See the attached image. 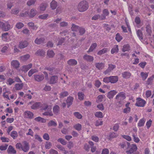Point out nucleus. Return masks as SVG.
<instances>
[{
  "mask_svg": "<svg viewBox=\"0 0 154 154\" xmlns=\"http://www.w3.org/2000/svg\"><path fill=\"white\" fill-rule=\"evenodd\" d=\"M88 4L86 1L80 2L77 6V9L80 12H83L86 11L88 8Z\"/></svg>",
  "mask_w": 154,
  "mask_h": 154,
  "instance_id": "1",
  "label": "nucleus"
},
{
  "mask_svg": "<svg viewBox=\"0 0 154 154\" xmlns=\"http://www.w3.org/2000/svg\"><path fill=\"white\" fill-rule=\"evenodd\" d=\"M126 143L127 145V148L126 152L127 154H131L137 150V147L136 145L134 144L131 145L128 142H126Z\"/></svg>",
  "mask_w": 154,
  "mask_h": 154,
  "instance_id": "2",
  "label": "nucleus"
},
{
  "mask_svg": "<svg viewBox=\"0 0 154 154\" xmlns=\"http://www.w3.org/2000/svg\"><path fill=\"white\" fill-rule=\"evenodd\" d=\"M0 25L2 26V30L5 31H8L11 28V25L8 22H6L5 23L2 22H0Z\"/></svg>",
  "mask_w": 154,
  "mask_h": 154,
  "instance_id": "3",
  "label": "nucleus"
},
{
  "mask_svg": "<svg viewBox=\"0 0 154 154\" xmlns=\"http://www.w3.org/2000/svg\"><path fill=\"white\" fill-rule=\"evenodd\" d=\"M146 103V101L141 98H137V101L135 103V105L137 106L143 107Z\"/></svg>",
  "mask_w": 154,
  "mask_h": 154,
  "instance_id": "4",
  "label": "nucleus"
},
{
  "mask_svg": "<svg viewBox=\"0 0 154 154\" xmlns=\"http://www.w3.org/2000/svg\"><path fill=\"white\" fill-rule=\"evenodd\" d=\"M58 77L57 75H53L50 77L49 83L50 84H54L57 83L58 81Z\"/></svg>",
  "mask_w": 154,
  "mask_h": 154,
  "instance_id": "5",
  "label": "nucleus"
},
{
  "mask_svg": "<svg viewBox=\"0 0 154 154\" xmlns=\"http://www.w3.org/2000/svg\"><path fill=\"white\" fill-rule=\"evenodd\" d=\"M29 146L28 143L26 141L23 143L21 149L24 152H27L29 149Z\"/></svg>",
  "mask_w": 154,
  "mask_h": 154,
  "instance_id": "6",
  "label": "nucleus"
},
{
  "mask_svg": "<svg viewBox=\"0 0 154 154\" xmlns=\"http://www.w3.org/2000/svg\"><path fill=\"white\" fill-rule=\"evenodd\" d=\"M34 77L35 80L38 82H41L44 79V75L43 74L34 75Z\"/></svg>",
  "mask_w": 154,
  "mask_h": 154,
  "instance_id": "7",
  "label": "nucleus"
},
{
  "mask_svg": "<svg viewBox=\"0 0 154 154\" xmlns=\"http://www.w3.org/2000/svg\"><path fill=\"white\" fill-rule=\"evenodd\" d=\"M126 98L125 94L124 92H120L116 96V99L118 100H123Z\"/></svg>",
  "mask_w": 154,
  "mask_h": 154,
  "instance_id": "8",
  "label": "nucleus"
},
{
  "mask_svg": "<svg viewBox=\"0 0 154 154\" xmlns=\"http://www.w3.org/2000/svg\"><path fill=\"white\" fill-rule=\"evenodd\" d=\"M109 12L106 9H105L103 11V14L101 15L100 20H104L106 19V17L109 15Z\"/></svg>",
  "mask_w": 154,
  "mask_h": 154,
  "instance_id": "9",
  "label": "nucleus"
},
{
  "mask_svg": "<svg viewBox=\"0 0 154 154\" xmlns=\"http://www.w3.org/2000/svg\"><path fill=\"white\" fill-rule=\"evenodd\" d=\"M116 67L115 65L112 64H109V67L108 69L104 72V73L105 75L107 74L110 72L112 70Z\"/></svg>",
  "mask_w": 154,
  "mask_h": 154,
  "instance_id": "10",
  "label": "nucleus"
},
{
  "mask_svg": "<svg viewBox=\"0 0 154 154\" xmlns=\"http://www.w3.org/2000/svg\"><path fill=\"white\" fill-rule=\"evenodd\" d=\"M73 100L74 98L72 97L69 96L67 97L66 100V102L68 108H69L72 105Z\"/></svg>",
  "mask_w": 154,
  "mask_h": 154,
  "instance_id": "11",
  "label": "nucleus"
},
{
  "mask_svg": "<svg viewBox=\"0 0 154 154\" xmlns=\"http://www.w3.org/2000/svg\"><path fill=\"white\" fill-rule=\"evenodd\" d=\"M83 58L88 62H92L94 60V57L93 56L87 54L85 55L83 57Z\"/></svg>",
  "mask_w": 154,
  "mask_h": 154,
  "instance_id": "12",
  "label": "nucleus"
},
{
  "mask_svg": "<svg viewBox=\"0 0 154 154\" xmlns=\"http://www.w3.org/2000/svg\"><path fill=\"white\" fill-rule=\"evenodd\" d=\"M37 13V11L36 10L33 8H32L29 12L28 16L30 17H33L36 15Z\"/></svg>",
  "mask_w": 154,
  "mask_h": 154,
  "instance_id": "13",
  "label": "nucleus"
},
{
  "mask_svg": "<svg viewBox=\"0 0 154 154\" xmlns=\"http://www.w3.org/2000/svg\"><path fill=\"white\" fill-rule=\"evenodd\" d=\"M24 116L26 118L32 119L33 117V114L29 111H27L24 112Z\"/></svg>",
  "mask_w": 154,
  "mask_h": 154,
  "instance_id": "14",
  "label": "nucleus"
},
{
  "mask_svg": "<svg viewBox=\"0 0 154 154\" xmlns=\"http://www.w3.org/2000/svg\"><path fill=\"white\" fill-rule=\"evenodd\" d=\"M28 45V43L26 41H22L20 42L19 46L20 48H23L27 47Z\"/></svg>",
  "mask_w": 154,
  "mask_h": 154,
  "instance_id": "15",
  "label": "nucleus"
},
{
  "mask_svg": "<svg viewBox=\"0 0 154 154\" xmlns=\"http://www.w3.org/2000/svg\"><path fill=\"white\" fill-rule=\"evenodd\" d=\"M136 34L140 40L143 39V34L142 30L139 29L136 31Z\"/></svg>",
  "mask_w": 154,
  "mask_h": 154,
  "instance_id": "16",
  "label": "nucleus"
},
{
  "mask_svg": "<svg viewBox=\"0 0 154 154\" xmlns=\"http://www.w3.org/2000/svg\"><path fill=\"white\" fill-rule=\"evenodd\" d=\"M11 65L16 69H18L20 66V63L17 60H13L11 62Z\"/></svg>",
  "mask_w": 154,
  "mask_h": 154,
  "instance_id": "17",
  "label": "nucleus"
},
{
  "mask_svg": "<svg viewBox=\"0 0 154 154\" xmlns=\"http://www.w3.org/2000/svg\"><path fill=\"white\" fill-rule=\"evenodd\" d=\"M110 82L111 83H116L118 80V77L117 76H109Z\"/></svg>",
  "mask_w": 154,
  "mask_h": 154,
  "instance_id": "18",
  "label": "nucleus"
},
{
  "mask_svg": "<svg viewBox=\"0 0 154 154\" xmlns=\"http://www.w3.org/2000/svg\"><path fill=\"white\" fill-rule=\"evenodd\" d=\"M67 63L71 66H75L77 64V61L74 59H71L67 61Z\"/></svg>",
  "mask_w": 154,
  "mask_h": 154,
  "instance_id": "19",
  "label": "nucleus"
},
{
  "mask_svg": "<svg viewBox=\"0 0 154 154\" xmlns=\"http://www.w3.org/2000/svg\"><path fill=\"white\" fill-rule=\"evenodd\" d=\"M117 92L115 90L110 91L108 92L107 95V97L110 99L113 98L114 96L116 94Z\"/></svg>",
  "mask_w": 154,
  "mask_h": 154,
  "instance_id": "20",
  "label": "nucleus"
},
{
  "mask_svg": "<svg viewBox=\"0 0 154 154\" xmlns=\"http://www.w3.org/2000/svg\"><path fill=\"white\" fill-rule=\"evenodd\" d=\"M96 67L99 70L102 69L104 67V64L102 63H96L95 64Z\"/></svg>",
  "mask_w": 154,
  "mask_h": 154,
  "instance_id": "21",
  "label": "nucleus"
},
{
  "mask_svg": "<svg viewBox=\"0 0 154 154\" xmlns=\"http://www.w3.org/2000/svg\"><path fill=\"white\" fill-rule=\"evenodd\" d=\"M60 110V108L57 105L54 106L53 108V112L54 114L57 115L59 113Z\"/></svg>",
  "mask_w": 154,
  "mask_h": 154,
  "instance_id": "22",
  "label": "nucleus"
},
{
  "mask_svg": "<svg viewBox=\"0 0 154 154\" xmlns=\"http://www.w3.org/2000/svg\"><path fill=\"white\" fill-rule=\"evenodd\" d=\"M32 64L31 63L27 65L23 66L22 67V70L25 72H26L32 67Z\"/></svg>",
  "mask_w": 154,
  "mask_h": 154,
  "instance_id": "23",
  "label": "nucleus"
},
{
  "mask_svg": "<svg viewBox=\"0 0 154 154\" xmlns=\"http://www.w3.org/2000/svg\"><path fill=\"white\" fill-rule=\"evenodd\" d=\"M131 73L128 72H125L122 73V75L123 77L125 79H128L131 76Z\"/></svg>",
  "mask_w": 154,
  "mask_h": 154,
  "instance_id": "24",
  "label": "nucleus"
},
{
  "mask_svg": "<svg viewBox=\"0 0 154 154\" xmlns=\"http://www.w3.org/2000/svg\"><path fill=\"white\" fill-rule=\"evenodd\" d=\"M50 6L52 10L55 9L57 6V2L54 0H53L50 3Z\"/></svg>",
  "mask_w": 154,
  "mask_h": 154,
  "instance_id": "25",
  "label": "nucleus"
},
{
  "mask_svg": "<svg viewBox=\"0 0 154 154\" xmlns=\"http://www.w3.org/2000/svg\"><path fill=\"white\" fill-rule=\"evenodd\" d=\"M45 39L44 38H37L35 40V42L37 44H40L44 42Z\"/></svg>",
  "mask_w": 154,
  "mask_h": 154,
  "instance_id": "26",
  "label": "nucleus"
},
{
  "mask_svg": "<svg viewBox=\"0 0 154 154\" xmlns=\"http://www.w3.org/2000/svg\"><path fill=\"white\" fill-rule=\"evenodd\" d=\"M41 105V103L40 102H36L32 104L31 106V108L33 109H37L38 107Z\"/></svg>",
  "mask_w": 154,
  "mask_h": 154,
  "instance_id": "27",
  "label": "nucleus"
},
{
  "mask_svg": "<svg viewBox=\"0 0 154 154\" xmlns=\"http://www.w3.org/2000/svg\"><path fill=\"white\" fill-rule=\"evenodd\" d=\"M97 44L95 43H93L91 44L88 50L87 51V53H89L90 52H92L97 47Z\"/></svg>",
  "mask_w": 154,
  "mask_h": 154,
  "instance_id": "28",
  "label": "nucleus"
},
{
  "mask_svg": "<svg viewBox=\"0 0 154 154\" xmlns=\"http://www.w3.org/2000/svg\"><path fill=\"white\" fill-rule=\"evenodd\" d=\"M8 153H10L13 154H15L16 151L15 150L14 148L11 146H9L8 149Z\"/></svg>",
  "mask_w": 154,
  "mask_h": 154,
  "instance_id": "29",
  "label": "nucleus"
},
{
  "mask_svg": "<svg viewBox=\"0 0 154 154\" xmlns=\"http://www.w3.org/2000/svg\"><path fill=\"white\" fill-rule=\"evenodd\" d=\"M23 83L16 84L15 85V89L17 90H21L23 88Z\"/></svg>",
  "mask_w": 154,
  "mask_h": 154,
  "instance_id": "30",
  "label": "nucleus"
},
{
  "mask_svg": "<svg viewBox=\"0 0 154 154\" xmlns=\"http://www.w3.org/2000/svg\"><path fill=\"white\" fill-rule=\"evenodd\" d=\"M108 51V49L107 48H104L102 50H100L99 51L97 54L99 55H101L102 54H103L106 53Z\"/></svg>",
  "mask_w": 154,
  "mask_h": 154,
  "instance_id": "31",
  "label": "nucleus"
},
{
  "mask_svg": "<svg viewBox=\"0 0 154 154\" xmlns=\"http://www.w3.org/2000/svg\"><path fill=\"white\" fill-rule=\"evenodd\" d=\"M35 120L38 122H41L42 123H45L46 122L45 119L40 117H38L35 119Z\"/></svg>",
  "mask_w": 154,
  "mask_h": 154,
  "instance_id": "32",
  "label": "nucleus"
},
{
  "mask_svg": "<svg viewBox=\"0 0 154 154\" xmlns=\"http://www.w3.org/2000/svg\"><path fill=\"white\" fill-rule=\"evenodd\" d=\"M119 51L118 45H115L113 48L111 50V53L112 54H113L115 53H117Z\"/></svg>",
  "mask_w": 154,
  "mask_h": 154,
  "instance_id": "33",
  "label": "nucleus"
},
{
  "mask_svg": "<svg viewBox=\"0 0 154 154\" xmlns=\"http://www.w3.org/2000/svg\"><path fill=\"white\" fill-rule=\"evenodd\" d=\"M45 54L44 51L42 50H39L35 53V54L37 55L43 56Z\"/></svg>",
  "mask_w": 154,
  "mask_h": 154,
  "instance_id": "34",
  "label": "nucleus"
},
{
  "mask_svg": "<svg viewBox=\"0 0 154 154\" xmlns=\"http://www.w3.org/2000/svg\"><path fill=\"white\" fill-rule=\"evenodd\" d=\"M79 27L78 26L72 24L71 29L72 31H77L78 30Z\"/></svg>",
  "mask_w": 154,
  "mask_h": 154,
  "instance_id": "35",
  "label": "nucleus"
},
{
  "mask_svg": "<svg viewBox=\"0 0 154 154\" xmlns=\"http://www.w3.org/2000/svg\"><path fill=\"white\" fill-rule=\"evenodd\" d=\"M130 50V47L129 45L128 44L125 45L123 46V48L122 49V51L123 52L126 51H128Z\"/></svg>",
  "mask_w": 154,
  "mask_h": 154,
  "instance_id": "36",
  "label": "nucleus"
},
{
  "mask_svg": "<svg viewBox=\"0 0 154 154\" xmlns=\"http://www.w3.org/2000/svg\"><path fill=\"white\" fill-rule=\"evenodd\" d=\"M145 119L144 118H143L140 119L138 123V126L139 127H141L143 126L145 123Z\"/></svg>",
  "mask_w": 154,
  "mask_h": 154,
  "instance_id": "37",
  "label": "nucleus"
},
{
  "mask_svg": "<svg viewBox=\"0 0 154 154\" xmlns=\"http://www.w3.org/2000/svg\"><path fill=\"white\" fill-rule=\"evenodd\" d=\"M146 31L149 34V35H151L152 32L151 28L149 25H147L146 27Z\"/></svg>",
  "mask_w": 154,
  "mask_h": 154,
  "instance_id": "38",
  "label": "nucleus"
},
{
  "mask_svg": "<svg viewBox=\"0 0 154 154\" xmlns=\"http://www.w3.org/2000/svg\"><path fill=\"white\" fill-rule=\"evenodd\" d=\"M60 97L63 98L69 95L68 92L67 91H64L61 92L60 94Z\"/></svg>",
  "mask_w": 154,
  "mask_h": 154,
  "instance_id": "39",
  "label": "nucleus"
},
{
  "mask_svg": "<svg viewBox=\"0 0 154 154\" xmlns=\"http://www.w3.org/2000/svg\"><path fill=\"white\" fill-rule=\"evenodd\" d=\"M55 54L54 52L52 50H49L47 52V55L50 58L53 57Z\"/></svg>",
  "mask_w": 154,
  "mask_h": 154,
  "instance_id": "40",
  "label": "nucleus"
},
{
  "mask_svg": "<svg viewBox=\"0 0 154 154\" xmlns=\"http://www.w3.org/2000/svg\"><path fill=\"white\" fill-rule=\"evenodd\" d=\"M24 26V24L23 23L19 22L16 23L15 26L17 29H20L23 27Z\"/></svg>",
  "mask_w": 154,
  "mask_h": 154,
  "instance_id": "41",
  "label": "nucleus"
},
{
  "mask_svg": "<svg viewBox=\"0 0 154 154\" xmlns=\"http://www.w3.org/2000/svg\"><path fill=\"white\" fill-rule=\"evenodd\" d=\"M38 70L36 69H32L28 72V75L29 77L31 76L35 72H38Z\"/></svg>",
  "mask_w": 154,
  "mask_h": 154,
  "instance_id": "42",
  "label": "nucleus"
},
{
  "mask_svg": "<svg viewBox=\"0 0 154 154\" xmlns=\"http://www.w3.org/2000/svg\"><path fill=\"white\" fill-rule=\"evenodd\" d=\"M20 11V9L18 8H15L12 9L11 13L12 14H17Z\"/></svg>",
  "mask_w": 154,
  "mask_h": 154,
  "instance_id": "43",
  "label": "nucleus"
},
{
  "mask_svg": "<svg viewBox=\"0 0 154 154\" xmlns=\"http://www.w3.org/2000/svg\"><path fill=\"white\" fill-rule=\"evenodd\" d=\"M79 99L80 100H83L84 98V94L82 92H79L78 93Z\"/></svg>",
  "mask_w": 154,
  "mask_h": 154,
  "instance_id": "44",
  "label": "nucleus"
},
{
  "mask_svg": "<svg viewBox=\"0 0 154 154\" xmlns=\"http://www.w3.org/2000/svg\"><path fill=\"white\" fill-rule=\"evenodd\" d=\"M73 127L75 129L78 131H80L82 129V125L79 124H77L74 125Z\"/></svg>",
  "mask_w": 154,
  "mask_h": 154,
  "instance_id": "45",
  "label": "nucleus"
},
{
  "mask_svg": "<svg viewBox=\"0 0 154 154\" xmlns=\"http://www.w3.org/2000/svg\"><path fill=\"white\" fill-rule=\"evenodd\" d=\"M47 6V4H42L40 6V10L42 11H45L46 8Z\"/></svg>",
  "mask_w": 154,
  "mask_h": 154,
  "instance_id": "46",
  "label": "nucleus"
},
{
  "mask_svg": "<svg viewBox=\"0 0 154 154\" xmlns=\"http://www.w3.org/2000/svg\"><path fill=\"white\" fill-rule=\"evenodd\" d=\"M153 78H154V75H152L151 77H150L148 79L147 81V84L148 85H151L152 83Z\"/></svg>",
  "mask_w": 154,
  "mask_h": 154,
  "instance_id": "47",
  "label": "nucleus"
},
{
  "mask_svg": "<svg viewBox=\"0 0 154 154\" xmlns=\"http://www.w3.org/2000/svg\"><path fill=\"white\" fill-rule=\"evenodd\" d=\"M78 30H79V33L80 35H82L85 32V29L82 27H79Z\"/></svg>",
  "mask_w": 154,
  "mask_h": 154,
  "instance_id": "48",
  "label": "nucleus"
},
{
  "mask_svg": "<svg viewBox=\"0 0 154 154\" xmlns=\"http://www.w3.org/2000/svg\"><path fill=\"white\" fill-rule=\"evenodd\" d=\"M116 39L118 42H120L122 39V37L120 35L119 33H117L116 35Z\"/></svg>",
  "mask_w": 154,
  "mask_h": 154,
  "instance_id": "49",
  "label": "nucleus"
},
{
  "mask_svg": "<svg viewBox=\"0 0 154 154\" xmlns=\"http://www.w3.org/2000/svg\"><path fill=\"white\" fill-rule=\"evenodd\" d=\"M48 125L49 127L51 126H54V127H56L57 125V124L53 120H51L48 123Z\"/></svg>",
  "mask_w": 154,
  "mask_h": 154,
  "instance_id": "50",
  "label": "nucleus"
},
{
  "mask_svg": "<svg viewBox=\"0 0 154 154\" xmlns=\"http://www.w3.org/2000/svg\"><path fill=\"white\" fill-rule=\"evenodd\" d=\"M15 81L13 79L11 78H9L7 80V84L9 85H11Z\"/></svg>",
  "mask_w": 154,
  "mask_h": 154,
  "instance_id": "51",
  "label": "nucleus"
},
{
  "mask_svg": "<svg viewBox=\"0 0 154 154\" xmlns=\"http://www.w3.org/2000/svg\"><path fill=\"white\" fill-rule=\"evenodd\" d=\"M94 115L96 117L98 118H102L103 116L102 113L100 112H97L94 113Z\"/></svg>",
  "mask_w": 154,
  "mask_h": 154,
  "instance_id": "52",
  "label": "nucleus"
},
{
  "mask_svg": "<svg viewBox=\"0 0 154 154\" xmlns=\"http://www.w3.org/2000/svg\"><path fill=\"white\" fill-rule=\"evenodd\" d=\"M8 35V32H5L2 34V39L4 41H6L7 40L8 37L7 35Z\"/></svg>",
  "mask_w": 154,
  "mask_h": 154,
  "instance_id": "53",
  "label": "nucleus"
},
{
  "mask_svg": "<svg viewBox=\"0 0 154 154\" xmlns=\"http://www.w3.org/2000/svg\"><path fill=\"white\" fill-rule=\"evenodd\" d=\"M141 75L142 77L143 80H145L147 78L148 76L147 73H145L143 72H142L141 73Z\"/></svg>",
  "mask_w": 154,
  "mask_h": 154,
  "instance_id": "54",
  "label": "nucleus"
},
{
  "mask_svg": "<svg viewBox=\"0 0 154 154\" xmlns=\"http://www.w3.org/2000/svg\"><path fill=\"white\" fill-rule=\"evenodd\" d=\"M36 1V0H29L27 1L26 4L28 6H30L34 5Z\"/></svg>",
  "mask_w": 154,
  "mask_h": 154,
  "instance_id": "55",
  "label": "nucleus"
},
{
  "mask_svg": "<svg viewBox=\"0 0 154 154\" xmlns=\"http://www.w3.org/2000/svg\"><path fill=\"white\" fill-rule=\"evenodd\" d=\"M74 115L78 119H81L82 118V116L79 112H74Z\"/></svg>",
  "mask_w": 154,
  "mask_h": 154,
  "instance_id": "56",
  "label": "nucleus"
},
{
  "mask_svg": "<svg viewBox=\"0 0 154 154\" xmlns=\"http://www.w3.org/2000/svg\"><path fill=\"white\" fill-rule=\"evenodd\" d=\"M57 147L58 149H60V150L62 151L63 152V153L64 154H66L67 152L66 151L64 148L63 147L61 146L60 145H58L57 146Z\"/></svg>",
  "mask_w": 154,
  "mask_h": 154,
  "instance_id": "57",
  "label": "nucleus"
},
{
  "mask_svg": "<svg viewBox=\"0 0 154 154\" xmlns=\"http://www.w3.org/2000/svg\"><path fill=\"white\" fill-rule=\"evenodd\" d=\"M101 17V15L100 14H96L94 15L92 17V20H96L99 19L100 20Z\"/></svg>",
  "mask_w": 154,
  "mask_h": 154,
  "instance_id": "58",
  "label": "nucleus"
},
{
  "mask_svg": "<svg viewBox=\"0 0 154 154\" xmlns=\"http://www.w3.org/2000/svg\"><path fill=\"white\" fill-rule=\"evenodd\" d=\"M30 57V55L27 54L22 56L21 57V58L23 60H28Z\"/></svg>",
  "mask_w": 154,
  "mask_h": 154,
  "instance_id": "59",
  "label": "nucleus"
},
{
  "mask_svg": "<svg viewBox=\"0 0 154 154\" xmlns=\"http://www.w3.org/2000/svg\"><path fill=\"white\" fill-rule=\"evenodd\" d=\"M48 14H44L42 15H39L38 17L41 19H46L48 17Z\"/></svg>",
  "mask_w": 154,
  "mask_h": 154,
  "instance_id": "60",
  "label": "nucleus"
},
{
  "mask_svg": "<svg viewBox=\"0 0 154 154\" xmlns=\"http://www.w3.org/2000/svg\"><path fill=\"white\" fill-rule=\"evenodd\" d=\"M122 137L128 141H130L131 140V138L129 135H122Z\"/></svg>",
  "mask_w": 154,
  "mask_h": 154,
  "instance_id": "61",
  "label": "nucleus"
},
{
  "mask_svg": "<svg viewBox=\"0 0 154 154\" xmlns=\"http://www.w3.org/2000/svg\"><path fill=\"white\" fill-rule=\"evenodd\" d=\"M60 24L61 27H66L68 26V23L66 22L63 21L60 23Z\"/></svg>",
  "mask_w": 154,
  "mask_h": 154,
  "instance_id": "62",
  "label": "nucleus"
},
{
  "mask_svg": "<svg viewBox=\"0 0 154 154\" xmlns=\"http://www.w3.org/2000/svg\"><path fill=\"white\" fill-rule=\"evenodd\" d=\"M103 81L106 83H108L110 82V80L109 77H106L103 79Z\"/></svg>",
  "mask_w": 154,
  "mask_h": 154,
  "instance_id": "63",
  "label": "nucleus"
},
{
  "mask_svg": "<svg viewBox=\"0 0 154 154\" xmlns=\"http://www.w3.org/2000/svg\"><path fill=\"white\" fill-rule=\"evenodd\" d=\"M131 110L130 107H127L125 108L123 110V112L125 113H129Z\"/></svg>",
  "mask_w": 154,
  "mask_h": 154,
  "instance_id": "64",
  "label": "nucleus"
}]
</instances>
